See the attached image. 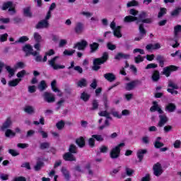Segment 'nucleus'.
<instances>
[{"instance_id":"1","label":"nucleus","mask_w":181,"mask_h":181,"mask_svg":"<svg viewBox=\"0 0 181 181\" xmlns=\"http://www.w3.org/2000/svg\"><path fill=\"white\" fill-rule=\"evenodd\" d=\"M76 153H77V146L71 144L69 147V152L65 153L62 158L65 162H76L77 160V158L74 156Z\"/></svg>"},{"instance_id":"2","label":"nucleus","mask_w":181,"mask_h":181,"mask_svg":"<svg viewBox=\"0 0 181 181\" xmlns=\"http://www.w3.org/2000/svg\"><path fill=\"white\" fill-rule=\"evenodd\" d=\"M109 55L108 52H105L103 53V55L100 58H95L93 62L92 70L93 71H98L100 69H101V64H104V63H107L108 60Z\"/></svg>"},{"instance_id":"3","label":"nucleus","mask_w":181,"mask_h":181,"mask_svg":"<svg viewBox=\"0 0 181 181\" xmlns=\"http://www.w3.org/2000/svg\"><path fill=\"white\" fill-rule=\"evenodd\" d=\"M125 146V143H120L115 148H112L110 153L111 159H118L119 155H121V148Z\"/></svg>"},{"instance_id":"4","label":"nucleus","mask_w":181,"mask_h":181,"mask_svg":"<svg viewBox=\"0 0 181 181\" xmlns=\"http://www.w3.org/2000/svg\"><path fill=\"white\" fill-rule=\"evenodd\" d=\"M148 18V13L146 11L140 12V13L138 15L136 23H152V18Z\"/></svg>"},{"instance_id":"5","label":"nucleus","mask_w":181,"mask_h":181,"mask_svg":"<svg viewBox=\"0 0 181 181\" xmlns=\"http://www.w3.org/2000/svg\"><path fill=\"white\" fill-rule=\"evenodd\" d=\"M2 11H8V12H11V15H15L16 13V9L15 8V6H13V1H6L3 3Z\"/></svg>"},{"instance_id":"6","label":"nucleus","mask_w":181,"mask_h":181,"mask_svg":"<svg viewBox=\"0 0 181 181\" xmlns=\"http://www.w3.org/2000/svg\"><path fill=\"white\" fill-rule=\"evenodd\" d=\"M23 52L25 53V57H29V56H37V51L33 52V47L30 44H26L23 47Z\"/></svg>"},{"instance_id":"7","label":"nucleus","mask_w":181,"mask_h":181,"mask_svg":"<svg viewBox=\"0 0 181 181\" xmlns=\"http://www.w3.org/2000/svg\"><path fill=\"white\" fill-rule=\"evenodd\" d=\"M153 172L154 176L159 177L163 173V168H162V164L160 163H156L153 165Z\"/></svg>"},{"instance_id":"8","label":"nucleus","mask_w":181,"mask_h":181,"mask_svg":"<svg viewBox=\"0 0 181 181\" xmlns=\"http://www.w3.org/2000/svg\"><path fill=\"white\" fill-rule=\"evenodd\" d=\"M59 59L58 56H56L48 61V64L52 67L54 70H60V69H66L64 65H59L56 64V60Z\"/></svg>"},{"instance_id":"9","label":"nucleus","mask_w":181,"mask_h":181,"mask_svg":"<svg viewBox=\"0 0 181 181\" xmlns=\"http://www.w3.org/2000/svg\"><path fill=\"white\" fill-rule=\"evenodd\" d=\"M179 67L175 65H170L163 68V74H164V76H165L166 77H169L170 76V73L173 71H177Z\"/></svg>"},{"instance_id":"10","label":"nucleus","mask_w":181,"mask_h":181,"mask_svg":"<svg viewBox=\"0 0 181 181\" xmlns=\"http://www.w3.org/2000/svg\"><path fill=\"white\" fill-rule=\"evenodd\" d=\"M141 83V81L138 79L132 81L131 82L126 83L125 90L127 91H131L132 90H134L136 86H139Z\"/></svg>"},{"instance_id":"11","label":"nucleus","mask_w":181,"mask_h":181,"mask_svg":"<svg viewBox=\"0 0 181 181\" xmlns=\"http://www.w3.org/2000/svg\"><path fill=\"white\" fill-rule=\"evenodd\" d=\"M122 59L124 60H129L131 59V54L123 52H117L115 56V60L119 62V60H122Z\"/></svg>"},{"instance_id":"12","label":"nucleus","mask_w":181,"mask_h":181,"mask_svg":"<svg viewBox=\"0 0 181 181\" xmlns=\"http://www.w3.org/2000/svg\"><path fill=\"white\" fill-rule=\"evenodd\" d=\"M88 43L85 40H82L81 42H77L74 46V49H77L78 50H84L87 47Z\"/></svg>"},{"instance_id":"13","label":"nucleus","mask_w":181,"mask_h":181,"mask_svg":"<svg viewBox=\"0 0 181 181\" xmlns=\"http://www.w3.org/2000/svg\"><path fill=\"white\" fill-rule=\"evenodd\" d=\"M49 21L46 20H41L37 23V24L35 25V29H47V28H49Z\"/></svg>"},{"instance_id":"14","label":"nucleus","mask_w":181,"mask_h":181,"mask_svg":"<svg viewBox=\"0 0 181 181\" xmlns=\"http://www.w3.org/2000/svg\"><path fill=\"white\" fill-rule=\"evenodd\" d=\"M158 118L160 120L158 125L160 128H162V127H163L165 124H166V122L169 121V119L168 118V116H166V115H160L158 116Z\"/></svg>"},{"instance_id":"15","label":"nucleus","mask_w":181,"mask_h":181,"mask_svg":"<svg viewBox=\"0 0 181 181\" xmlns=\"http://www.w3.org/2000/svg\"><path fill=\"white\" fill-rule=\"evenodd\" d=\"M44 98L47 103H54L56 101V98L53 95V93H50L49 92H45Z\"/></svg>"},{"instance_id":"16","label":"nucleus","mask_w":181,"mask_h":181,"mask_svg":"<svg viewBox=\"0 0 181 181\" xmlns=\"http://www.w3.org/2000/svg\"><path fill=\"white\" fill-rule=\"evenodd\" d=\"M11 125H12V119L11 117H8L1 127V131L4 132L6 131V129H9Z\"/></svg>"},{"instance_id":"17","label":"nucleus","mask_w":181,"mask_h":181,"mask_svg":"<svg viewBox=\"0 0 181 181\" xmlns=\"http://www.w3.org/2000/svg\"><path fill=\"white\" fill-rule=\"evenodd\" d=\"M83 30H84V24L81 22L76 23L74 28L75 33L80 35L83 33Z\"/></svg>"},{"instance_id":"18","label":"nucleus","mask_w":181,"mask_h":181,"mask_svg":"<svg viewBox=\"0 0 181 181\" xmlns=\"http://www.w3.org/2000/svg\"><path fill=\"white\" fill-rule=\"evenodd\" d=\"M61 172H62L65 180L69 181L71 177V175H70V171H69V170H67V168L62 167L61 168Z\"/></svg>"},{"instance_id":"19","label":"nucleus","mask_w":181,"mask_h":181,"mask_svg":"<svg viewBox=\"0 0 181 181\" xmlns=\"http://www.w3.org/2000/svg\"><path fill=\"white\" fill-rule=\"evenodd\" d=\"M148 153V150L146 149H139L136 153V156L139 159V162H142L144 160V156Z\"/></svg>"},{"instance_id":"20","label":"nucleus","mask_w":181,"mask_h":181,"mask_svg":"<svg viewBox=\"0 0 181 181\" xmlns=\"http://www.w3.org/2000/svg\"><path fill=\"white\" fill-rule=\"evenodd\" d=\"M76 145L80 148H84L86 146V139L83 136H80L75 141Z\"/></svg>"},{"instance_id":"21","label":"nucleus","mask_w":181,"mask_h":181,"mask_svg":"<svg viewBox=\"0 0 181 181\" xmlns=\"http://www.w3.org/2000/svg\"><path fill=\"white\" fill-rule=\"evenodd\" d=\"M165 111H168V112H175V111H176V105L172 103H168L165 107Z\"/></svg>"},{"instance_id":"22","label":"nucleus","mask_w":181,"mask_h":181,"mask_svg":"<svg viewBox=\"0 0 181 181\" xmlns=\"http://www.w3.org/2000/svg\"><path fill=\"white\" fill-rule=\"evenodd\" d=\"M104 77L105 80H107V81H110V83H112V81H115V80L117 79V77L112 73L105 74Z\"/></svg>"},{"instance_id":"23","label":"nucleus","mask_w":181,"mask_h":181,"mask_svg":"<svg viewBox=\"0 0 181 181\" xmlns=\"http://www.w3.org/2000/svg\"><path fill=\"white\" fill-rule=\"evenodd\" d=\"M90 47V53H95L98 49H100V44L98 42H93L89 45Z\"/></svg>"},{"instance_id":"24","label":"nucleus","mask_w":181,"mask_h":181,"mask_svg":"<svg viewBox=\"0 0 181 181\" xmlns=\"http://www.w3.org/2000/svg\"><path fill=\"white\" fill-rule=\"evenodd\" d=\"M151 78H152L153 81H154V82L159 81V80L160 79V74L159 73V71L155 70L153 72Z\"/></svg>"},{"instance_id":"25","label":"nucleus","mask_w":181,"mask_h":181,"mask_svg":"<svg viewBox=\"0 0 181 181\" xmlns=\"http://www.w3.org/2000/svg\"><path fill=\"white\" fill-rule=\"evenodd\" d=\"M138 20V17L134 16H127L124 17V22L126 23H131V22H135V21Z\"/></svg>"},{"instance_id":"26","label":"nucleus","mask_w":181,"mask_h":181,"mask_svg":"<svg viewBox=\"0 0 181 181\" xmlns=\"http://www.w3.org/2000/svg\"><path fill=\"white\" fill-rule=\"evenodd\" d=\"M156 60L159 63L160 67H164L165 66V57L162 55H158L156 57Z\"/></svg>"},{"instance_id":"27","label":"nucleus","mask_w":181,"mask_h":181,"mask_svg":"<svg viewBox=\"0 0 181 181\" xmlns=\"http://www.w3.org/2000/svg\"><path fill=\"white\" fill-rule=\"evenodd\" d=\"M113 35L116 37H122V34H121V26L119 25L113 30Z\"/></svg>"},{"instance_id":"28","label":"nucleus","mask_w":181,"mask_h":181,"mask_svg":"<svg viewBox=\"0 0 181 181\" xmlns=\"http://www.w3.org/2000/svg\"><path fill=\"white\" fill-rule=\"evenodd\" d=\"M22 79L21 78H16L12 81H8L9 87H16L19 83H21Z\"/></svg>"},{"instance_id":"29","label":"nucleus","mask_w":181,"mask_h":181,"mask_svg":"<svg viewBox=\"0 0 181 181\" xmlns=\"http://www.w3.org/2000/svg\"><path fill=\"white\" fill-rule=\"evenodd\" d=\"M144 23H141L139 25V31L141 36L146 35V30L145 29Z\"/></svg>"},{"instance_id":"30","label":"nucleus","mask_w":181,"mask_h":181,"mask_svg":"<svg viewBox=\"0 0 181 181\" xmlns=\"http://www.w3.org/2000/svg\"><path fill=\"white\" fill-rule=\"evenodd\" d=\"M23 15L26 18H32L33 13L30 12V6L23 8Z\"/></svg>"},{"instance_id":"31","label":"nucleus","mask_w":181,"mask_h":181,"mask_svg":"<svg viewBox=\"0 0 181 181\" xmlns=\"http://www.w3.org/2000/svg\"><path fill=\"white\" fill-rule=\"evenodd\" d=\"M77 86L81 88H83V87H87V79L82 78L81 80L78 81Z\"/></svg>"},{"instance_id":"32","label":"nucleus","mask_w":181,"mask_h":181,"mask_svg":"<svg viewBox=\"0 0 181 181\" xmlns=\"http://www.w3.org/2000/svg\"><path fill=\"white\" fill-rule=\"evenodd\" d=\"M90 97H91V95H90V94H88L86 92H83L81 94V99L83 100V101H84L85 103H87V101H88V100H90Z\"/></svg>"},{"instance_id":"33","label":"nucleus","mask_w":181,"mask_h":181,"mask_svg":"<svg viewBox=\"0 0 181 181\" xmlns=\"http://www.w3.org/2000/svg\"><path fill=\"white\" fill-rule=\"evenodd\" d=\"M16 133H15L12 129H7L5 132V137L10 138V136H16Z\"/></svg>"},{"instance_id":"34","label":"nucleus","mask_w":181,"mask_h":181,"mask_svg":"<svg viewBox=\"0 0 181 181\" xmlns=\"http://www.w3.org/2000/svg\"><path fill=\"white\" fill-rule=\"evenodd\" d=\"M181 13V6L176 7L171 13L170 15L172 16H179Z\"/></svg>"},{"instance_id":"35","label":"nucleus","mask_w":181,"mask_h":181,"mask_svg":"<svg viewBox=\"0 0 181 181\" xmlns=\"http://www.w3.org/2000/svg\"><path fill=\"white\" fill-rule=\"evenodd\" d=\"M45 163L43 161H37L36 165L34 166V169L36 172H39L43 168Z\"/></svg>"},{"instance_id":"36","label":"nucleus","mask_w":181,"mask_h":181,"mask_svg":"<svg viewBox=\"0 0 181 181\" xmlns=\"http://www.w3.org/2000/svg\"><path fill=\"white\" fill-rule=\"evenodd\" d=\"M50 148V143L49 142H42L40 144V149L41 151H45V149H49Z\"/></svg>"},{"instance_id":"37","label":"nucleus","mask_w":181,"mask_h":181,"mask_svg":"<svg viewBox=\"0 0 181 181\" xmlns=\"http://www.w3.org/2000/svg\"><path fill=\"white\" fill-rule=\"evenodd\" d=\"M29 40V37L28 36H22L17 41H16L13 45H15L16 43H25V42H28Z\"/></svg>"},{"instance_id":"38","label":"nucleus","mask_w":181,"mask_h":181,"mask_svg":"<svg viewBox=\"0 0 181 181\" xmlns=\"http://www.w3.org/2000/svg\"><path fill=\"white\" fill-rule=\"evenodd\" d=\"M46 87H47L46 81L45 80L41 81L40 84L38 85L39 90H40V91H44V90H46Z\"/></svg>"},{"instance_id":"39","label":"nucleus","mask_w":181,"mask_h":181,"mask_svg":"<svg viewBox=\"0 0 181 181\" xmlns=\"http://www.w3.org/2000/svg\"><path fill=\"white\" fill-rule=\"evenodd\" d=\"M57 85V81L56 80H53L51 82V87H52V90L54 92V93H59V88H57V87L56 86Z\"/></svg>"},{"instance_id":"40","label":"nucleus","mask_w":181,"mask_h":181,"mask_svg":"<svg viewBox=\"0 0 181 181\" xmlns=\"http://www.w3.org/2000/svg\"><path fill=\"white\" fill-rule=\"evenodd\" d=\"M168 87L171 88V90H179V86H177V84H175L172 81H170L168 82Z\"/></svg>"},{"instance_id":"41","label":"nucleus","mask_w":181,"mask_h":181,"mask_svg":"<svg viewBox=\"0 0 181 181\" xmlns=\"http://www.w3.org/2000/svg\"><path fill=\"white\" fill-rule=\"evenodd\" d=\"M65 124H66V123L64 122V121L61 120L56 124V127H57V129L62 130L64 128Z\"/></svg>"},{"instance_id":"42","label":"nucleus","mask_w":181,"mask_h":181,"mask_svg":"<svg viewBox=\"0 0 181 181\" xmlns=\"http://www.w3.org/2000/svg\"><path fill=\"white\" fill-rule=\"evenodd\" d=\"M25 112L27 114H33L35 112V109L32 106H26L24 109Z\"/></svg>"},{"instance_id":"43","label":"nucleus","mask_w":181,"mask_h":181,"mask_svg":"<svg viewBox=\"0 0 181 181\" xmlns=\"http://www.w3.org/2000/svg\"><path fill=\"white\" fill-rule=\"evenodd\" d=\"M6 70H7L8 73L9 74V77H13V76H15V69L11 68L10 66H6Z\"/></svg>"},{"instance_id":"44","label":"nucleus","mask_w":181,"mask_h":181,"mask_svg":"<svg viewBox=\"0 0 181 181\" xmlns=\"http://www.w3.org/2000/svg\"><path fill=\"white\" fill-rule=\"evenodd\" d=\"M103 101L105 106V110H108V97L107 95H103Z\"/></svg>"},{"instance_id":"45","label":"nucleus","mask_w":181,"mask_h":181,"mask_svg":"<svg viewBox=\"0 0 181 181\" xmlns=\"http://www.w3.org/2000/svg\"><path fill=\"white\" fill-rule=\"evenodd\" d=\"M34 39L36 42V43H40L42 42V35L39 34V33H34Z\"/></svg>"},{"instance_id":"46","label":"nucleus","mask_w":181,"mask_h":181,"mask_svg":"<svg viewBox=\"0 0 181 181\" xmlns=\"http://www.w3.org/2000/svg\"><path fill=\"white\" fill-rule=\"evenodd\" d=\"M92 138L98 141V142H103V141H104V138L100 134H93Z\"/></svg>"},{"instance_id":"47","label":"nucleus","mask_w":181,"mask_h":181,"mask_svg":"<svg viewBox=\"0 0 181 181\" xmlns=\"http://www.w3.org/2000/svg\"><path fill=\"white\" fill-rule=\"evenodd\" d=\"M98 100H93L92 102V111H95V110H98Z\"/></svg>"},{"instance_id":"48","label":"nucleus","mask_w":181,"mask_h":181,"mask_svg":"<svg viewBox=\"0 0 181 181\" xmlns=\"http://www.w3.org/2000/svg\"><path fill=\"white\" fill-rule=\"evenodd\" d=\"M85 169H86L88 172V175H94V173L93 172V170H91V163H88L85 165Z\"/></svg>"},{"instance_id":"49","label":"nucleus","mask_w":181,"mask_h":181,"mask_svg":"<svg viewBox=\"0 0 181 181\" xmlns=\"http://www.w3.org/2000/svg\"><path fill=\"white\" fill-rule=\"evenodd\" d=\"M25 63L22 62H17L16 65L14 66V69L16 70H18V69H25Z\"/></svg>"},{"instance_id":"50","label":"nucleus","mask_w":181,"mask_h":181,"mask_svg":"<svg viewBox=\"0 0 181 181\" xmlns=\"http://www.w3.org/2000/svg\"><path fill=\"white\" fill-rule=\"evenodd\" d=\"M166 12H167L166 8H163V7L160 8V11L158 12V18H162L163 15H166Z\"/></svg>"},{"instance_id":"51","label":"nucleus","mask_w":181,"mask_h":181,"mask_svg":"<svg viewBox=\"0 0 181 181\" xmlns=\"http://www.w3.org/2000/svg\"><path fill=\"white\" fill-rule=\"evenodd\" d=\"M153 105L150 108V111L151 112H155V111H156L158 110V107H159V105H158V102L154 101L153 102Z\"/></svg>"},{"instance_id":"52","label":"nucleus","mask_w":181,"mask_h":181,"mask_svg":"<svg viewBox=\"0 0 181 181\" xmlns=\"http://www.w3.org/2000/svg\"><path fill=\"white\" fill-rule=\"evenodd\" d=\"M88 142L90 148H94L95 146V139L93 136L88 139Z\"/></svg>"},{"instance_id":"53","label":"nucleus","mask_w":181,"mask_h":181,"mask_svg":"<svg viewBox=\"0 0 181 181\" xmlns=\"http://www.w3.org/2000/svg\"><path fill=\"white\" fill-rule=\"evenodd\" d=\"M134 62L136 64H139V63H142V62H144V58L141 54H139L137 57H134Z\"/></svg>"},{"instance_id":"54","label":"nucleus","mask_w":181,"mask_h":181,"mask_svg":"<svg viewBox=\"0 0 181 181\" xmlns=\"http://www.w3.org/2000/svg\"><path fill=\"white\" fill-rule=\"evenodd\" d=\"M139 3L138 1L135 0H132V1H129L127 3V8H131V6H138Z\"/></svg>"},{"instance_id":"55","label":"nucleus","mask_w":181,"mask_h":181,"mask_svg":"<svg viewBox=\"0 0 181 181\" xmlns=\"http://www.w3.org/2000/svg\"><path fill=\"white\" fill-rule=\"evenodd\" d=\"M163 146H165V144L160 142V141H155L154 142V147L156 149H160Z\"/></svg>"},{"instance_id":"56","label":"nucleus","mask_w":181,"mask_h":181,"mask_svg":"<svg viewBox=\"0 0 181 181\" xmlns=\"http://www.w3.org/2000/svg\"><path fill=\"white\" fill-rule=\"evenodd\" d=\"M76 53V50L75 49H72V50H68V49H65L64 51V56H73V54Z\"/></svg>"},{"instance_id":"57","label":"nucleus","mask_w":181,"mask_h":181,"mask_svg":"<svg viewBox=\"0 0 181 181\" xmlns=\"http://www.w3.org/2000/svg\"><path fill=\"white\" fill-rule=\"evenodd\" d=\"M26 75V71L25 69H23L22 71L18 72L17 77L18 78H22V77H25Z\"/></svg>"},{"instance_id":"58","label":"nucleus","mask_w":181,"mask_h":181,"mask_svg":"<svg viewBox=\"0 0 181 181\" xmlns=\"http://www.w3.org/2000/svg\"><path fill=\"white\" fill-rule=\"evenodd\" d=\"M8 40V33H4L0 35V42H4Z\"/></svg>"},{"instance_id":"59","label":"nucleus","mask_w":181,"mask_h":181,"mask_svg":"<svg viewBox=\"0 0 181 181\" xmlns=\"http://www.w3.org/2000/svg\"><path fill=\"white\" fill-rule=\"evenodd\" d=\"M107 47L109 50H115L117 49V46L111 42L107 43Z\"/></svg>"},{"instance_id":"60","label":"nucleus","mask_w":181,"mask_h":181,"mask_svg":"<svg viewBox=\"0 0 181 181\" xmlns=\"http://www.w3.org/2000/svg\"><path fill=\"white\" fill-rule=\"evenodd\" d=\"M180 32H181V25H177L174 27V34L175 35V36L177 35V33H179Z\"/></svg>"},{"instance_id":"61","label":"nucleus","mask_w":181,"mask_h":181,"mask_svg":"<svg viewBox=\"0 0 181 181\" xmlns=\"http://www.w3.org/2000/svg\"><path fill=\"white\" fill-rule=\"evenodd\" d=\"M8 153L13 156H18L19 152L16 151V150L14 149H9L8 150Z\"/></svg>"},{"instance_id":"62","label":"nucleus","mask_w":181,"mask_h":181,"mask_svg":"<svg viewBox=\"0 0 181 181\" xmlns=\"http://www.w3.org/2000/svg\"><path fill=\"white\" fill-rule=\"evenodd\" d=\"M173 146L175 149H179V148H180V146H181L180 140H176L173 144Z\"/></svg>"},{"instance_id":"63","label":"nucleus","mask_w":181,"mask_h":181,"mask_svg":"<svg viewBox=\"0 0 181 181\" xmlns=\"http://www.w3.org/2000/svg\"><path fill=\"white\" fill-rule=\"evenodd\" d=\"M141 181H151V174L147 173L145 177L141 178Z\"/></svg>"},{"instance_id":"64","label":"nucleus","mask_w":181,"mask_h":181,"mask_svg":"<svg viewBox=\"0 0 181 181\" xmlns=\"http://www.w3.org/2000/svg\"><path fill=\"white\" fill-rule=\"evenodd\" d=\"M13 181H27V180H26V177L20 176V177H15Z\"/></svg>"}]
</instances>
